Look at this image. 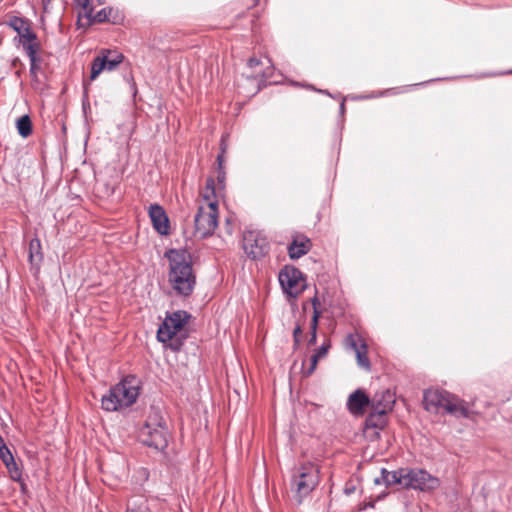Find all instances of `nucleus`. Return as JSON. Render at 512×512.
<instances>
[{
  "instance_id": "a18cd8bd",
  "label": "nucleus",
  "mask_w": 512,
  "mask_h": 512,
  "mask_svg": "<svg viewBox=\"0 0 512 512\" xmlns=\"http://www.w3.org/2000/svg\"><path fill=\"white\" fill-rule=\"evenodd\" d=\"M260 64H261V61L256 57H250L247 61V66L249 68L257 67Z\"/></svg>"
},
{
  "instance_id": "4468645a",
  "label": "nucleus",
  "mask_w": 512,
  "mask_h": 512,
  "mask_svg": "<svg viewBox=\"0 0 512 512\" xmlns=\"http://www.w3.org/2000/svg\"><path fill=\"white\" fill-rule=\"evenodd\" d=\"M369 404L371 405V400L361 390H356L350 394L347 401L349 411L355 415L363 414L365 407Z\"/></svg>"
},
{
  "instance_id": "c03bdc74",
  "label": "nucleus",
  "mask_w": 512,
  "mask_h": 512,
  "mask_svg": "<svg viewBox=\"0 0 512 512\" xmlns=\"http://www.w3.org/2000/svg\"><path fill=\"white\" fill-rule=\"evenodd\" d=\"M29 58V61H30V64L31 65H37V66H41V62H42V58L41 56L38 54V55H31Z\"/></svg>"
},
{
  "instance_id": "20e7f679",
  "label": "nucleus",
  "mask_w": 512,
  "mask_h": 512,
  "mask_svg": "<svg viewBox=\"0 0 512 512\" xmlns=\"http://www.w3.org/2000/svg\"><path fill=\"white\" fill-rule=\"evenodd\" d=\"M168 436L166 422L157 411L148 416L139 431L141 442L157 451H163L168 446Z\"/></svg>"
},
{
  "instance_id": "0eeeda50",
  "label": "nucleus",
  "mask_w": 512,
  "mask_h": 512,
  "mask_svg": "<svg viewBox=\"0 0 512 512\" xmlns=\"http://www.w3.org/2000/svg\"><path fill=\"white\" fill-rule=\"evenodd\" d=\"M279 283L288 298L298 297L306 288V280L302 272L293 266L286 265L279 273Z\"/></svg>"
},
{
  "instance_id": "3c124183",
  "label": "nucleus",
  "mask_w": 512,
  "mask_h": 512,
  "mask_svg": "<svg viewBox=\"0 0 512 512\" xmlns=\"http://www.w3.org/2000/svg\"><path fill=\"white\" fill-rule=\"evenodd\" d=\"M354 491H355V487L354 486H346L345 489H344V492L347 495H351L352 493H354Z\"/></svg>"
},
{
  "instance_id": "58836bf2",
  "label": "nucleus",
  "mask_w": 512,
  "mask_h": 512,
  "mask_svg": "<svg viewBox=\"0 0 512 512\" xmlns=\"http://www.w3.org/2000/svg\"><path fill=\"white\" fill-rule=\"evenodd\" d=\"M303 333L301 325L297 324L296 327L293 330V340H294V346L298 347L300 345V337Z\"/></svg>"
},
{
  "instance_id": "9d476101",
  "label": "nucleus",
  "mask_w": 512,
  "mask_h": 512,
  "mask_svg": "<svg viewBox=\"0 0 512 512\" xmlns=\"http://www.w3.org/2000/svg\"><path fill=\"white\" fill-rule=\"evenodd\" d=\"M242 246L246 256H267L269 254L267 238L255 231L243 233Z\"/></svg>"
},
{
  "instance_id": "bb28decb",
  "label": "nucleus",
  "mask_w": 512,
  "mask_h": 512,
  "mask_svg": "<svg viewBox=\"0 0 512 512\" xmlns=\"http://www.w3.org/2000/svg\"><path fill=\"white\" fill-rule=\"evenodd\" d=\"M28 256H43L39 238L34 237L29 240Z\"/></svg>"
},
{
  "instance_id": "4d7b16f0",
  "label": "nucleus",
  "mask_w": 512,
  "mask_h": 512,
  "mask_svg": "<svg viewBox=\"0 0 512 512\" xmlns=\"http://www.w3.org/2000/svg\"><path fill=\"white\" fill-rule=\"evenodd\" d=\"M293 85L294 86H303L302 84H300L299 82H293Z\"/></svg>"
},
{
  "instance_id": "b1692460",
  "label": "nucleus",
  "mask_w": 512,
  "mask_h": 512,
  "mask_svg": "<svg viewBox=\"0 0 512 512\" xmlns=\"http://www.w3.org/2000/svg\"><path fill=\"white\" fill-rule=\"evenodd\" d=\"M125 512H151L148 502L143 497H138L131 500Z\"/></svg>"
},
{
  "instance_id": "e433bc0d",
  "label": "nucleus",
  "mask_w": 512,
  "mask_h": 512,
  "mask_svg": "<svg viewBox=\"0 0 512 512\" xmlns=\"http://www.w3.org/2000/svg\"><path fill=\"white\" fill-rule=\"evenodd\" d=\"M346 98H342L340 105H339V120H338V126L342 130L344 128V115L346 113V106H345Z\"/></svg>"
},
{
  "instance_id": "423d86ee",
  "label": "nucleus",
  "mask_w": 512,
  "mask_h": 512,
  "mask_svg": "<svg viewBox=\"0 0 512 512\" xmlns=\"http://www.w3.org/2000/svg\"><path fill=\"white\" fill-rule=\"evenodd\" d=\"M124 60L125 56L121 52L102 48L91 62L90 75L87 80L92 83L101 73L115 71Z\"/></svg>"
},
{
  "instance_id": "412c9836",
  "label": "nucleus",
  "mask_w": 512,
  "mask_h": 512,
  "mask_svg": "<svg viewBox=\"0 0 512 512\" xmlns=\"http://www.w3.org/2000/svg\"><path fill=\"white\" fill-rule=\"evenodd\" d=\"M385 413L381 411H375L371 408V412L366 418L365 424L366 427L382 429L386 425Z\"/></svg>"
},
{
  "instance_id": "2f4dec72",
  "label": "nucleus",
  "mask_w": 512,
  "mask_h": 512,
  "mask_svg": "<svg viewBox=\"0 0 512 512\" xmlns=\"http://www.w3.org/2000/svg\"><path fill=\"white\" fill-rule=\"evenodd\" d=\"M274 67H270L265 69L261 74V79L258 83V91H260L263 87L268 85L267 81L272 77Z\"/></svg>"
},
{
  "instance_id": "c756f323",
  "label": "nucleus",
  "mask_w": 512,
  "mask_h": 512,
  "mask_svg": "<svg viewBox=\"0 0 512 512\" xmlns=\"http://www.w3.org/2000/svg\"><path fill=\"white\" fill-rule=\"evenodd\" d=\"M107 9H109V7H104V8H102L101 10H99V11H98L94 16H93V21H92V23H106V22H109L110 17H109V14H108Z\"/></svg>"
},
{
  "instance_id": "5701e85b",
  "label": "nucleus",
  "mask_w": 512,
  "mask_h": 512,
  "mask_svg": "<svg viewBox=\"0 0 512 512\" xmlns=\"http://www.w3.org/2000/svg\"><path fill=\"white\" fill-rule=\"evenodd\" d=\"M37 39H38V36H37L36 32L33 30L32 25H31L30 27H27L26 29H24V31L22 33H20L19 35H16L14 37V42L15 43L17 42L19 45H21L23 47L29 43L37 41Z\"/></svg>"
},
{
  "instance_id": "4be33fe9",
  "label": "nucleus",
  "mask_w": 512,
  "mask_h": 512,
  "mask_svg": "<svg viewBox=\"0 0 512 512\" xmlns=\"http://www.w3.org/2000/svg\"><path fill=\"white\" fill-rule=\"evenodd\" d=\"M4 24L13 29L17 35H19L24 31V29L32 25V21L22 16H11Z\"/></svg>"
},
{
  "instance_id": "7c9ffc66",
  "label": "nucleus",
  "mask_w": 512,
  "mask_h": 512,
  "mask_svg": "<svg viewBox=\"0 0 512 512\" xmlns=\"http://www.w3.org/2000/svg\"><path fill=\"white\" fill-rule=\"evenodd\" d=\"M216 179L215 182H217L218 189L224 190L226 187V170L225 168L216 169Z\"/></svg>"
},
{
  "instance_id": "680f3d73",
  "label": "nucleus",
  "mask_w": 512,
  "mask_h": 512,
  "mask_svg": "<svg viewBox=\"0 0 512 512\" xmlns=\"http://www.w3.org/2000/svg\"><path fill=\"white\" fill-rule=\"evenodd\" d=\"M277 81H270L269 84H277Z\"/></svg>"
},
{
  "instance_id": "f03ea898",
  "label": "nucleus",
  "mask_w": 512,
  "mask_h": 512,
  "mask_svg": "<svg viewBox=\"0 0 512 512\" xmlns=\"http://www.w3.org/2000/svg\"><path fill=\"white\" fill-rule=\"evenodd\" d=\"M423 405L428 412L432 413H437L443 409L446 413L456 417L468 418L470 416L467 403L445 390H425Z\"/></svg>"
},
{
  "instance_id": "37998d69",
  "label": "nucleus",
  "mask_w": 512,
  "mask_h": 512,
  "mask_svg": "<svg viewBox=\"0 0 512 512\" xmlns=\"http://www.w3.org/2000/svg\"><path fill=\"white\" fill-rule=\"evenodd\" d=\"M224 154H225V149H222V151H220V153L217 155V158H216L217 167H216V169L225 168L224 167V161H225Z\"/></svg>"
},
{
  "instance_id": "f8f14e48",
  "label": "nucleus",
  "mask_w": 512,
  "mask_h": 512,
  "mask_svg": "<svg viewBox=\"0 0 512 512\" xmlns=\"http://www.w3.org/2000/svg\"><path fill=\"white\" fill-rule=\"evenodd\" d=\"M395 403L394 394L390 390L377 392L371 399V408L385 414L391 411Z\"/></svg>"
},
{
  "instance_id": "13d9d810",
  "label": "nucleus",
  "mask_w": 512,
  "mask_h": 512,
  "mask_svg": "<svg viewBox=\"0 0 512 512\" xmlns=\"http://www.w3.org/2000/svg\"><path fill=\"white\" fill-rule=\"evenodd\" d=\"M98 2V4H104L105 3V0H96Z\"/></svg>"
},
{
  "instance_id": "a211bd4d",
  "label": "nucleus",
  "mask_w": 512,
  "mask_h": 512,
  "mask_svg": "<svg viewBox=\"0 0 512 512\" xmlns=\"http://www.w3.org/2000/svg\"><path fill=\"white\" fill-rule=\"evenodd\" d=\"M204 198L208 200V208L209 212L207 213V229L206 233L210 232L211 230H215L218 226V201L216 198H213V200H210L209 195H204Z\"/></svg>"
},
{
  "instance_id": "8fccbe9b",
  "label": "nucleus",
  "mask_w": 512,
  "mask_h": 512,
  "mask_svg": "<svg viewBox=\"0 0 512 512\" xmlns=\"http://www.w3.org/2000/svg\"><path fill=\"white\" fill-rule=\"evenodd\" d=\"M123 79H124V81H125L127 84H129V82L134 81V77H133V75H132V73H131V72L125 73V74L123 75Z\"/></svg>"
},
{
  "instance_id": "6ab92c4d",
  "label": "nucleus",
  "mask_w": 512,
  "mask_h": 512,
  "mask_svg": "<svg viewBox=\"0 0 512 512\" xmlns=\"http://www.w3.org/2000/svg\"><path fill=\"white\" fill-rule=\"evenodd\" d=\"M330 349V342H324L310 357V366L305 371V374L307 376H310L313 374V372L316 370L317 364L320 359L326 357L328 354V351Z\"/></svg>"
},
{
  "instance_id": "6e6552de",
  "label": "nucleus",
  "mask_w": 512,
  "mask_h": 512,
  "mask_svg": "<svg viewBox=\"0 0 512 512\" xmlns=\"http://www.w3.org/2000/svg\"><path fill=\"white\" fill-rule=\"evenodd\" d=\"M190 314L186 311L178 310L168 315L157 331V339L162 343L171 341L174 336L180 332L187 324Z\"/></svg>"
},
{
  "instance_id": "7ed1b4c3",
  "label": "nucleus",
  "mask_w": 512,
  "mask_h": 512,
  "mask_svg": "<svg viewBox=\"0 0 512 512\" xmlns=\"http://www.w3.org/2000/svg\"><path fill=\"white\" fill-rule=\"evenodd\" d=\"M168 280L177 295L190 296L196 285L192 262L187 258H169Z\"/></svg>"
},
{
  "instance_id": "052dcab7",
  "label": "nucleus",
  "mask_w": 512,
  "mask_h": 512,
  "mask_svg": "<svg viewBox=\"0 0 512 512\" xmlns=\"http://www.w3.org/2000/svg\"><path fill=\"white\" fill-rule=\"evenodd\" d=\"M258 3H259V0H255L253 6L258 5Z\"/></svg>"
},
{
  "instance_id": "f704fd0d",
  "label": "nucleus",
  "mask_w": 512,
  "mask_h": 512,
  "mask_svg": "<svg viewBox=\"0 0 512 512\" xmlns=\"http://www.w3.org/2000/svg\"><path fill=\"white\" fill-rule=\"evenodd\" d=\"M162 256H192V254L188 253L186 248H170L167 249Z\"/></svg>"
},
{
  "instance_id": "72a5a7b5",
  "label": "nucleus",
  "mask_w": 512,
  "mask_h": 512,
  "mask_svg": "<svg viewBox=\"0 0 512 512\" xmlns=\"http://www.w3.org/2000/svg\"><path fill=\"white\" fill-rule=\"evenodd\" d=\"M91 83H89V80L86 78L83 79V100H82V108L84 113H86V109L90 107L89 100H88V86Z\"/></svg>"
},
{
  "instance_id": "39448f33",
  "label": "nucleus",
  "mask_w": 512,
  "mask_h": 512,
  "mask_svg": "<svg viewBox=\"0 0 512 512\" xmlns=\"http://www.w3.org/2000/svg\"><path fill=\"white\" fill-rule=\"evenodd\" d=\"M319 483V470L311 463L298 467L292 477L291 486L295 492L297 502L300 504Z\"/></svg>"
},
{
  "instance_id": "2eb2a0df",
  "label": "nucleus",
  "mask_w": 512,
  "mask_h": 512,
  "mask_svg": "<svg viewBox=\"0 0 512 512\" xmlns=\"http://www.w3.org/2000/svg\"><path fill=\"white\" fill-rule=\"evenodd\" d=\"M347 343L351 346V348L356 353L357 363L360 367L369 370L370 362L367 357V346L365 343L358 345L355 337L353 335H349L347 337Z\"/></svg>"
},
{
  "instance_id": "a878e982",
  "label": "nucleus",
  "mask_w": 512,
  "mask_h": 512,
  "mask_svg": "<svg viewBox=\"0 0 512 512\" xmlns=\"http://www.w3.org/2000/svg\"><path fill=\"white\" fill-rule=\"evenodd\" d=\"M92 1L93 0H74L76 6L82 7L84 9L85 17L89 20L90 23H92L94 16Z\"/></svg>"
},
{
  "instance_id": "1a4fd4ad",
  "label": "nucleus",
  "mask_w": 512,
  "mask_h": 512,
  "mask_svg": "<svg viewBox=\"0 0 512 512\" xmlns=\"http://www.w3.org/2000/svg\"><path fill=\"white\" fill-rule=\"evenodd\" d=\"M405 476V488L432 491L440 486V480L423 469L406 468Z\"/></svg>"
},
{
  "instance_id": "4c0bfd02",
  "label": "nucleus",
  "mask_w": 512,
  "mask_h": 512,
  "mask_svg": "<svg viewBox=\"0 0 512 512\" xmlns=\"http://www.w3.org/2000/svg\"><path fill=\"white\" fill-rule=\"evenodd\" d=\"M206 189L210 191L211 197H217L215 179L211 176L207 177L206 179Z\"/></svg>"
},
{
  "instance_id": "c85d7f7f",
  "label": "nucleus",
  "mask_w": 512,
  "mask_h": 512,
  "mask_svg": "<svg viewBox=\"0 0 512 512\" xmlns=\"http://www.w3.org/2000/svg\"><path fill=\"white\" fill-rule=\"evenodd\" d=\"M0 456L8 468L10 467V463L15 464L13 456L9 449L7 448V446L5 445V443H2L0 447Z\"/></svg>"
},
{
  "instance_id": "a19ab883",
  "label": "nucleus",
  "mask_w": 512,
  "mask_h": 512,
  "mask_svg": "<svg viewBox=\"0 0 512 512\" xmlns=\"http://www.w3.org/2000/svg\"><path fill=\"white\" fill-rule=\"evenodd\" d=\"M317 327L318 326H311L310 325V338L308 340V345L313 346L317 342Z\"/></svg>"
},
{
  "instance_id": "bf43d9fd",
  "label": "nucleus",
  "mask_w": 512,
  "mask_h": 512,
  "mask_svg": "<svg viewBox=\"0 0 512 512\" xmlns=\"http://www.w3.org/2000/svg\"><path fill=\"white\" fill-rule=\"evenodd\" d=\"M333 98H334V99H336V98H341V99H342L343 97H341V95H340V94H338V95H334V97H333Z\"/></svg>"
},
{
  "instance_id": "f3484780",
  "label": "nucleus",
  "mask_w": 512,
  "mask_h": 512,
  "mask_svg": "<svg viewBox=\"0 0 512 512\" xmlns=\"http://www.w3.org/2000/svg\"><path fill=\"white\" fill-rule=\"evenodd\" d=\"M207 213L205 212L203 206H199L198 210L194 216V233L198 235L200 238H206L214 233L215 230H211L210 232L206 233L207 229Z\"/></svg>"
},
{
  "instance_id": "5fc2aeb1",
  "label": "nucleus",
  "mask_w": 512,
  "mask_h": 512,
  "mask_svg": "<svg viewBox=\"0 0 512 512\" xmlns=\"http://www.w3.org/2000/svg\"><path fill=\"white\" fill-rule=\"evenodd\" d=\"M374 483H375L376 485L383 484L382 479H381V476H380V477H376V478L374 479Z\"/></svg>"
},
{
  "instance_id": "c9c22d12",
  "label": "nucleus",
  "mask_w": 512,
  "mask_h": 512,
  "mask_svg": "<svg viewBox=\"0 0 512 512\" xmlns=\"http://www.w3.org/2000/svg\"><path fill=\"white\" fill-rule=\"evenodd\" d=\"M396 89L395 88H391V89H386L384 91H381L378 95H355V96H352L351 99L352 100H365V99H370V98H373V97H376V96H385V95H388V94H391L392 92L395 93Z\"/></svg>"
},
{
  "instance_id": "393cba45",
  "label": "nucleus",
  "mask_w": 512,
  "mask_h": 512,
  "mask_svg": "<svg viewBox=\"0 0 512 512\" xmlns=\"http://www.w3.org/2000/svg\"><path fill=\"white\" fill-rule=\"evenodd\" d=\"M107 11H108V14L110 17V20H109L110 23H112L113 25L123 24L124 19H125V15H124L123 11H121L119 8L111 7V6L109 7V9H107Z\"/></svg>"
},
{
  "instance_id": "f257e3e1",
  "label": "nucleus",
  "mask_w": 512,
  "mask_h": 512,
  "mask_svg": "<svg viewBox=\"0 0 512 512\" xmlns=\"http://www.w3.org/2000/svg\"><path fill=\"white\" fill-rule=\"evenodd\" d=\"M140 381L134 375H128L110 388L101 399L102 408L109 412L118 411L133 405L140 394Z\"/></svg>"
},
{
  "instance_id": "473e14b6",
  "label": "nucleus",
  "mask_w": 512,
  "mask_h": 512,
  "mask_svg": "<svg viewBox=\"0 0 512 512\" xmlns=\"http://www.w3.org/2000/svg\"><path fill=\"white\" fill-rule=\"evenodd\" d=\"M312 305H313V317H312L310 324H311V326L314 327V326H318L319 318L321 315V312L318 309L319 301H318L317 297H314L312 299Z\"/></svg>"
},
{
  "instance_id": "864d4df0",
  "label": "nucleus",
  "mask_w": 512,
  "mask_h": 512,
  "mask_svg": "<svg viewBox=\"0 0 512 512\" xmlns=\"http://www.w3.org/2000/svg\"><path fill=\"white\" fill-rule=\"evenodd\" d=\"M44 10L47 9V6L51 3L52 0H41Z\"/></svg>"
},
{
  "instance_id": "cd10ccee",
  "label": "nucleus",
  "mask_w": 512,
  "mask_h": 512,
  "mask_svg": "<svg viewBox=\"0 0 512 512\" xmlns=\"http://www.w3.org/2000/svg\"><path fill=\"white\" fill-rule=\"evenodd\" d=\"M27 57H30L31 55H38L41 51V44L39 40L34 41L32 43H29L22 47Z\"/></svg>"
},
{
  "instance_id": "603ef678",
  "label": "nucleus",
  "mask_w": 512,
  "mask_h": 512,
  "mask_svg": "<svg viewBox=\"0 0 512 512\" xmlns=\"http://www.w3.org/2000/svg\"><path fill=\"white\" fill-rule=\"evenodd\" d=\"M505 74H510L512 75V69L508 70V71H505V72H501V73H493V74H490V76H495V75H505Z\"/></svg>"
},
{
  "instance_id": "6e6d98bb",
  "label": "nucleus",
  "mask_w": 512,
  "mask_h": 512,
  "mask_svg": "<svg viewBox=\"0 0 512 512\" xmlns=\"http://www.w3.org/2000/svg\"><path fill=\"white\" fill-rule=\"evenodd\" d=\"M220 149H221V150H222V149H225V150H226V147H225V145H224V139H223V138L221 139V147H220Z\"/></svg>"
},
{
  "instance_id": "79ce46f5",
  "label": "nucleus",
  "mask_w": 512,
  "mask_h": 512,
  "mask_svg": "<svg viewBox=\"0 0 512 512\" xmlns=\"http://www.w3.org/2000/svg\"><path fill=\"white\" fill-rule=\"evenodd\" d=\"M129 88H130V92H131V95H132V100L134 103H136L137 101V96H138V88H137V84L134 81L132 82H129Z\"/></svg>"
},
{
  "instance_id": "09e8293b",
  "label": "nucleus",
  "mask_w": 512,
  "mask_h": 512,
  "mask_svg": "<svg viewBox=\"0 0 512 512\" xmlns=\"http://www.w3.org/2000/svg\"><path fill=\"white\" fill-rule=\"evenodd\" d=\"M182 343L179 340H175L169 344L170 348L174 351H178L181 347Z\"/></svg>"
},
{
  "instance_id": "aec40b11",
  "label": "nucleus",
  "mask_w": 512,
  "mask_h": 512,
  "mask_svg": "<svg viewBox=\"0 0 512 512\" xmlns=\"http://www.w3.org/2000/svg\"><path fill=\"white\" fill-rule=\"evenodd\" d=\"M15 126L22 138H28L33 133V123L28 114L21 115L16 119Z\"/></svg>"
},
{
  "instance_id": "9b49d317",
  "label": "nucleus",
  "mask_w": 512,
  "mask_h": 512,
  "mask_svg": "<svg viewBox=\"0 0 512 512\" xmlns=\"http://www.w3.org/2000/svg\"><path fill=\"white\" fill-rule=\"evenodd\" d=\"M148 216L153 229L161 236H168L171 232V223L165 209L159 203H152L148 207Z\"/></svg>"
},
{
  "instance_id": "dca6fc26",
  "label": "nucleus",
  "mask_w": 512,
  "mask_h": 512,
  "mask_svg": "<svg viewBox=\"0 0 512 512\" xmlns=\"http://www.w3.org/2000/svg\"><path fill=\"white\" fill-rule=\"evenodd\" d=\"M405 472L406 468H401L396 471H388L385 468L381 469V479L384 485L386 486H392L395 484L401 485L403 488H405Z\"/></svg>"
},
{
  "instance_id": "49530a36",
  "label": "nucleus",
  "mask_w": 512,
  "mask_h": 512,
  "mask_svg": "<svg viewBox=\"0 0 512 512\" xmlns=\"http://www.w3.org/2000/svg\"><path fill=\"white\" fill-rule=\"evenodd\" d=\"M306 87H307V88H310V89H312V90H315V91H317V92H319V93L325 94V95H327V96H329V97H334V95H332L328 90L316 89V88H315L313 85H311V84L306 85Z\"/></svg>"
},
{
  "instance_id": "de8ad7c7",
  "label": "nucleus",
  "mask_w": 512,
  "mask_h": 512,
  "mask_svg": "<svg viewBox=\"0 0 512 512\" xmlns=\"http://www.w3.org/2000/svg\"><path fill=\"white\" fill-rule=\"evenodd\" d=\"M40 69H41V66L30 64L29 72H30L31 76L36 77L37 73L40 71Z\"/></svg>"
},
{
  "instance_id": "ea45409f",
  "label": "nucleus",
  "mask_w": 512,
  "mask_h": 512,
  "mask_svg": "<svg viewBox=\"0 0 512 512\" xmlns=\"http://www.w3.org/2000/svg\"><path fill=\"white\" fill-rule=\"evenodd\" d=\"M440 80H447V78H435V79H430V80H427V81H423V82H420V83H416V84H412V85H407V86H404L402 89L403 91H407L409 88H414V87H419V86H425L431 82H435V81H440Z\"/></svg>"
},
{
  "instance_id": "ddd939ff",
  "label": "nucleus",
  "mask_w": 512,
  "mask_h": 512,
  "mask_svg": "<svg viewBox=\"0 0 512 512\" xmlns=\"http://www.w3.org/2000/svg\"><path fill=\"white\" fill-rule=\"evenodd\" d=\"M311 248V242L305 235L294 236L292 241L286 246L287 256H305L309 253Z\"/></svg>"
}]
</instances>
